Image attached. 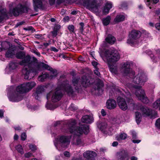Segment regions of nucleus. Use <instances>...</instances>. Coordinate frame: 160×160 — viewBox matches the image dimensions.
I'll return each instance as SVG.
<instances>
[{"label":"nucleus","mask_w":160,"mask_h":160,"mask_svg":"<svg viewBox=\"0 0 160 160\" xmlns=\"http://www.w3.org/2000/svg\"><path fill=\"white\" fill-rule=\"evenodd\" d=\"M92 65L94 67L95 69L98 68L97 65H98V63L95 61L92 62Z\"/></svg>","instance_id":"nucleus-55"},{"label":"nucleus","mask_w":160,"mask_h":160,"mask_svg":"<svg viewBox=\"0 0 160 160\" xmlns=\"http://www.w3.org/2000/svg\"><path fill=\"white\" fill-rule=\"evenodd\" d=\"M29 147L32 151H34L36 149V147L35 145L30 144L29 145Z\"/></svg>","instance_id":"nucleus-52"},{"label":"nucleus","mask_w":160,"mask_h":160,"mask_svg":"<svg viewBox=\"0 0 160 160\" xmlns=\"http://www.w3.org/2000/svg\"><path fill=\"white\" fill-rule=\"evenodd\" d=\"M142 115L144 117H147L152 115V111L147 107L142 106L140 108Z\"/></svg>","instance_id":"nucleus-16"},{"label":"nucleus","mask_w":160,"mask_h":160,"mask_svg":"<svg viewBox=\"0 0 160 160\" xmlns=\"http://www.w3.org/2000/svg\"><path fill=\"white\" fill-rule=\"evenodd\" d=\"M126 100L130 107H132L133 108H135V104L132 98L131 95L129 92H128L126 93L124 98L118 97L117 98L118 105L121 109L125 111L128 109V106L126 101Z\"/></svg>","instance_id":"nucleus-6"},{"label":"nucleus","mask_w":160,"mask_h":160,"mask_svg":"<svg viewBox=\"0 0 160 160\" xmlns=\"http://www.w3.org/2000/svg\"><path fill=\"white\" fill-rule=\"evenodd\" d=\"M33 6L35 12H38L39 9L43 10L44 8L41 0H33Z\"/></svg>","instance_id":"nucleus-15"},{"label":"nucleus","mask_w":160,"mask_h":160,"mask_svg":"<svg viewBox=\"0 0 160 160\" xmlns=\"http://www.w3.org/2000/svg\"><path fill=\"white\" fill-rule=\"evenodd\" d=\"M25 23V22L24 21H22L20 22H18L17 23V24L15 25V28H17L18 27V26L22 25Z\"/></svg>","instance_id":"nucleus-48"},{"label":"nucleus","mask_w":160,"mask_h":160,"mask_svg":"<svg viewBox=\"0 0 160 160\" xmlns=\"http://www.w3.org/2000/svg\"><path fill=\"white\" fill-rule=\"evenodd\" d=\"M76 122L74 119H71L69 120L67 124V126L70 132L73 133L74 135L73 137L74 143L77 145H79L81 144L82 141L80 138L76 136H80L83 133L87 134L89 130L88 126L86 124L81 125L80 126L76 128Z\"/></svg>","instance_id":"nucleus-3"},{"label":"nucleus","mask_w":160,"mask_h":160,"mask_svg":"<svg viewBox=\"0 0 160 160\" xmlns=\"http://www.w3.org/2000/svg\"><path fill=\"white\" fill-rule=\"evenodd\" d=\"M49 77L48 74L44 73H42V74L38 77V79L39 81L41 82H43L44 81L45 79Z\"/></svg>","instance_id":"nucleus-32"},{"label":"nucleus","mask_w":160,"mask_h":160,"mask_svg":"<svg viewBox=\"0 0 160 160\" xmlns=\"http://www.w3.org/2000/svg\"><path fill=\"white\" fill-rule=\"evenodd\" d=\"M46 88L43 86H38L37 87L35 93L34 94L35 98L38 99L40 94L43 92Z\"/></svg>","instance_id":"nucleus-19"},{"label":"nucleus","mask_w":160,"mask_h":160,"mask_svg":"<svg viewBox=\"0 0 160 160\" xmlns=\"http://www.w3.org/2000/svg\"><path fill=\"white\" fill-rule=\"evenodd\" d=\"M155 14L157 16H158L160 15V9H158V10L155 11Z\"/></svg>","instance_id":"nucleus-60"},{"label":"nucleus","mask_w":160,"mask_h":160,"mask_svg":"<svg viewBox=\"0 0 160 160\" xmlns=\"http://www.w3.org/2000/svg\"><path fill=\"white\" fill-rule=\"evenodd\" d=\"M65 91L69 95L72 94L73 92V89L69 84L66 83L59 86H58L56 88L55 92L52 93L50 92L47 94L46 96L47 99L48 100L50 99V97L52 95L51 100L52 102H56L59 101L63 95V92Z\"/></svg>","instance_id":"nucleus-5"},{"label":"nucleus","mask_w":160,"mask_h":160,"mask_svg":"<svg viewBox=\"0 0 160 160\" xmlns=\"http://www.w3.org/2000/svg\"><path fill=\"white\" fill-rule=\"evenodd\" d=\"M127 135L124 133H121L118 137V138L117 139L118 141H120L122 139H125L127 137Z\"/></svg>","instance_id":"nucleus-40"},{"label":"nucleus","mask_w":160,"mask_h":160,"mask_svg":"<svg viewBox=\"0 0 160 160\" xmlns=\"http://www.w3.org/2000/svg\"><path fill=\"white\" fill-rule=\"evenodd\" d=\"M89 78V77L85 76H83L82 77L81 84L83 87H86L90 84Z\"/></svg>","instance_id":"nucleus-23"},{"label":"nucleus","mask_w":160,"mask_h":160,"mask_svg":"<svg viewBox=\"0 0 160 160\" xmlns=\"http://www.w3.org/2000/svg\"><path fill=\"white\" fill-rule=\"evenodd\" d=\"M17 47L9 42H0V50H16Z\"/></svg>","instance_id":"nucleus-13"},{"label":"nucleus","mask_w":160,"mask_h":160,"mask_svg":"<svg viewBox=\"0 0 160 160\" xmlns=\"http://www.w3.org/2000/svg\"><path fill=\"white\" fill-rule=\"evenodd\" d=\"M0 15L2 18H3V20L5 18H8V13L6 12L3 11V9L0 8Z\"/></svg>","instance_id":"nucleus-36"},{"label":"nucleus","mask_w":160,"mask_h":160,"mask_svg":"<svg viewBox=\"0 0 160 160\" xmlns=\"http://www.w3.org/2000/svg\"><path fill=\"white\" fill-rule=\"evenodd\" d=\"M112 7V4L111 3H106L104 6L102 12L105 15L108 14L110 10V9Z\"/></svg>","instance_id":"nucleus-25"},{"label":"nucleus","mask_w":160,"mask_h":160,"mask_svg":"<svg viewBox=\"0 0 160 160\" xmlns=\"http://www.w3.org/2000/svg\"><path fill=\"white\" fill-rule=\"evenodd\" d=\"M104 86L103 82L99 79L96 84V87L95 88V90L99 92L98 94H101L103 91V87Z\"/></svg>","instance_id":"nucleus-17"},{"label":"nucleus","mask_w":160,"mask_h":160,"mask_svg":"<svg viewBox=\"0 0 160 160\" xmlns=\"http://www.w3.org/2000/svg\"><path fill=\"white\" fill-rule=\"evenodd\" d=\"M132 87L136 89L135 94L138 99L144 103H148L149 100L145 97L144 91L141 89V87L139 85H134Z\"/></svg>","instance_id":"nucleus-11"},{"label":"nucleus","mask_w":160,"mask_h":160,"mask_svg":"<svg viewBox=\"0 0 160 160\" xmlns=\"http://www.w3.org/2000/svg\"><path fill=\"white\" fill-rule=\"evenodd\" d=\"M23 29L27 31H31V32L33 33L35 31V29L32 26H29L27 28H24Z\"/></svg>","instance_id":"nucleus-42"},{"label":"nucleus","mask_w":160,"mask_h":160,"mask_svg":"<svg viewBox=\"0 0 160 160\" xmlns=\"http://www.w3.org/2000/svg\"><path fill=\"white\" fill-rule=\"evenodd\" d=\"M111 19V18L109 16H108L106 18H103L102 20L103 25L105 26L108 25L110 22Z\"/></svg>","instance_id":"nucleus-30"},{"label":"nucleus","mask_w":160,"mask_h":160,"mask_svg":"<svg viewBox=\"0 0 160 160\" xmlns=\"http://www.w3.org/2000/svg\"><path fill=\"white\" fill-rule=\"evenodd\" d=\"M64 155L67 157H70V154L69 152L68 151H65L63 153Z\"/></svg>","instance_id":"nucleus-61"},{"label":"nucleus","mask_w":160,"mask_h":160,"mask_svg":"<svg viewBox=\"0 0 160 160\" xmlns=\"http://www.w3.org/2000/svg\"><path fill=\"white\" fill-rule=\"evenodd\" d=\"M46 107L48 109L50 110H53L56 108V107H54V105L49 104H47L46 105Z\"/></svg>","instance_id":"nucleus-44"},{"label":"nucleus","mask_w":160,"mask_h":160,"mask_svg":"<svg viewBox=\"0 0 160 160\" xmlns=\"http://www.w3.org/2000/svg\"><path fill=\"white\" fill-rule=\"evenodd\" d=\"M136 120L138 124L140 123L141 120V115L140 113L138 112H135Z\"/></svg>","instance_id":"nucleus-34"},{"label":"nucleus","mask_w":160,"mask_h":160,"mask_svg":"<svg viewBox=\"0 0 160 160\" xmlns=\"http://www.w3.org/2000/svg\"><path fill=\"white\" fill-rule=\"evenodd\" d=\"M159 2V0H147L145 1V3L147 7H149L150 9L152 8V6L157 4Z\"/></svg>","instance_id":"nucleus-26"},{"label":"nucleus","mask_w":160,"mask_h":160,"mask_svg":"<svg viewBox=\"0 0 160 160\" xmlns=\"http://www.w3.org/2000/svg\"><path fill=\"white\" fill-rule=\"evenodd\" d=\"M81 120L82 122L90 123L92 122L93 118L92 115H87L82 117Z\"/></svg>","instance_id":"nucleus-22"},{"label":"nucleus","mask_w":160,"mask_h":160,"mask_svg":"<svg viewBox=\"0 0 160 160\" xmlns=\"http://www.w3.org/2000/svg\"><path fill=\"white\" fill-rule=\"evenodd\" d=\"M43 35L42 34H36L34 35V37L37 39H40L42 38Z\"/></svg>","instance_id":"nucleus-53"},{"label":"nucleus","mask_w":160,"mask_h":160,"mask_svg":"<svg viewBox=\"0 0 160 160\" xmlns=\"http://www.w3.org/2000/svg\"><path fill=\"white\" fill-rule=\"evenodd\" d=\"M48 66L47 67V68H42L41 69H40L39 70H38V72H37L35 74V75L38 73V72L40 71H41L43 69H49V70L50 71V73H51V75L49 76V78H52L54 77H55L57 76V75L58 74V72L57 71V70L55 69H53L52 68H50L49 67V66L46 64Z\"/></svg>","instance_id":"nucleus-20"},{"label":"nucleus","mask_w":160,"mask_h":160,"mask_svg":"<svg viewBox=\"0 0 160 160\" xmlns=\"http://www.w3.org/2000/svg\"><path fill=\"white\" fill-rule=\"evenodd\" d=\"M69 108L72 111H75L77 109V107L73 104H72L71 105Z\"/></svg>","instance_id":"nucleus-51"},{"label":"nucleus","mask_w":160,"mask_h":160,"mask_svg":"<svg viewBox=\"0 0 160 160\" xmlns=\"http://www.w3.org/2000/svg\"><path fill=\"white\" fill-rule=\"evenodd\" d=\"M57 32H58L53 30V31H52L51 33L52 34V35L53 37H55L57 35Z\"/></svg>","instance_id":"nucleus-59"},{"label":"nucleus","mask_w":160,"mask_h":160,"mask_svg":"<svg viewBox=\"0 0 160 160\" xmlns=\"http://www.w3.org/2000/svg\"><path fill=\"white\" fill-rule=\"evenodd\" d=\"M79 25L80 26V27H79L80 31L81 32H82L84 30V23L83 22H81L79 23Z\"/></svg>","instance_id":"nucleus-46"},{"label":"nucleus","mask_w":160,"mask_h":160,"mask_svg":"<svg viewBox=\"0 0 160 160\" xmlns=\"http://www.w3.org/2000/svg\"><path fill=\"white\" fill-rule=\"evenodd\" d=\"M79 78L74 77L72 80V83L75 86V88L76 90H78L81 86L79 82Z\"/></svg>","instance_id":"nucleus-24"},{"label":"nucleus","mask_w":160,"mask_h":160,"mask_svg":"<svg viewBox=\"0 0 160 160\" xmlns=\"http://www.w3.org/2000/svg\"><path fill=\"white\" fill-rule=\"evenodd\" d=\"M108 63L110 71L112 73H116L117 72V68L116 67L114 66H115L114 64H115V63Z\"/></svg>","instance_id":"nucleus-28"},{"label":"nucleus","mask_w":160,"mask_h":160,"mask_svg":"<svg viewBox=\"0 0 160 160\" xmlns=\"http://www.w3.org/2000/svg\"><path fill=\"white\" fill-rule=\"evenodd\" d=\"M71 138V136H61L58 138L57 139L56 141L55 142V145L58 149V146L59 145L61 146L63 148H67L68 145L70 144Z\"/></svg>","instance_id":"nucleus-10"},{"label":"nucleus","mask_w":160,"mask_h":160,"mask_svg":"<svg viewBox=\"0 0 160 160\" xmlns=\"http://www.w3.org/2000/svg\"><path fill=\"white\" fill-rule=\"evenodd\" d=\"M56 0H49V4L51 5H53L55 2Z\"/></svg>","instance_id":"nucleus-62"},{"label":"nucleus","mask_w":160,"mask_h":160,"mask_svg":"<svg viewBox=\"0 0 160 160\" xmlns=\"http://www.w3.org/2000/svg\"><path fill=\"white\" fill-rule=\"evenodd\" d=\"M27 137L26 133L25 132L22 133L21 136V139L22 141H24L26 140Z\"/></svg>","instance_id":"nucleus-49"},{"label":"nucleus","mask_w":160,"mask_h":160,"mask_svg":"<svg viewBox=\"0 0 160 160\" xmlns=\"http://www.w3.org/2000/svg\"><path fill=\"white\" fill-rule=\"evenodd\" d=\"M112 35L109 34L108 35L107 37L105 39V41L110 45H112Z\"/></svg>","instance_id":"nucleus-35"},{"label":"nucleus","mask_w":160,"mask_h":160,"mask_svg":"<svg viewBox=\"0 0 160 160\" xmlns=\"http://www.w3.org/2000/svg\"><path fill=\"white\" fill-rule=\"evenodd\" d=\"M96 155V154L95 152L91 151H88L83 153V156L86 158L87 160H95L94 157ZM72 160H82V158L81 157H74Z\"/></svg>","instance_id":"nucleus-12"},{"label":"nucleus","mask_w":160,"mask_h":160,"mask_svg":"<svg viewBox=\"0 0 160 160\" xmlns=\"http://www.w3.org/2000/svg\"><path fill=\"white\" fill-rule=\"evenodd\" d=\"M60 28V25H57L56 26H55L53 30H54L58 32V31Z\"/></svg>","instance_id":"nucleus-54"},{"label":"nucleus","mask_w":160,"mask_h":160,"mask_svg":"<svg viewBox=\"0 0 160 160\" xmlns=\"http://www.w3.org/2000/svg\"><path fill=\"white\" fill-rule=\"evenodd\" d=\"M155 125L158 128H160V118L158 119L156 122Z\"/></svg>","instance_id":"nucleus-50"},{"label":"nucleus","mask_w":160,"mask_h":160,"mask_svg":"<svg viewBox=\"0 0 160 160\" xmlns=\"http://www.w3.org/2000/svg\"><path fill=\"white\" fill-rule=\"evenodd\" d=\"M155 26L156 29L160 32V20L158 22L156 23Z\"/></svg>","instance_id":"nucleus-47"},{"label":"nucleus","mask_w":160,"mask_h":160,"mask_svg":"<svg viewBox=\"0 0 160 160\" xmlns=\"http://www.w3.org/2000/svg\"><path fill=\"white\" fill-rule=\"evenodd\" d=\"M36 85L34 82H31L22 84L18 86L16 90L11 95H8L9 100L12 102H18L22 99V94L28 92Z\"/></svg>","instance_id":"nucleus-4"},{"label":"nucleus","mask_w":160,"mask_h":160,"mask_svg":"<svg viewBox=\"0 0 160 160\" xmlns=\"http://www.w3.org/2000/svg\"><path fill=\"white\" fill-rule=\"evenodd\" d=\"M15 56L17 58L24 59L19 62V64L24 66L22 72L24 75V79L30 80L33 78L35 74L38 70L42 68H47L48 66L43 62H38L36 58L31 57L29 55L25 57L24 52L21 51H17Z\"/></svg>","instance_id":"nucleus-1"},{"label":"nucleus","mask_w":160,"mask_h":160,"mask_svg":"<svg viewBox=\"0 0 160 160\" xmlns=\"http://www.w3.org/2000/svg\"><path fill=\"white\" fill-rule=\"evenodd\" d=\"M128 4L125 2H121L120 5L119 6V8L126 9L127 8Z\"/></svg>","instance_id":"nucleus-38"},{"label":"nucleus","mask_w":160,"mask_h":160,"mask_svg":"<svg viewBox=\"0 0 160 160\" xmlns=\"http://www.w3.org/2000/svg\"><path fill=\"white\" fill-rule=\"evenodd\" d=\"M16 51H7L6 52L5 56L7 58H12L15 56Z\"/></svg>","instance_id":"nucleus-29"},{"label":"nucleus","mask_w":160,"mask_h":160,"mask_svg":"<svg viewBox=\"0 0 160 160\" xmlns=\"http://www.w3.org/2000/svg\"><path fill=\"white\" fill-rule=\"evenodd\" d=\"M116 101L112 99L108 100L106 102V106L108 108L112 109L115 108L116 106Z\"/></svg>","instance_id":"nucleus-21"},{"label":"nucleus","mask_w":160,"mask_h":160,"mask_svg":"<svg viewBox=\"0 0 160 160\" xmlns=\"http://www.w3.org/2000/svg\"><path fill=\"white\" fill-rule=\"evenodd\" d=\"M31 155H32V154L30 152H28V153H26L24 155L25 157L26 158H27L30 157L31 156Z\"/></svg>","instance_id":"nucleus-58"},{"label":"nucleus","mask_w":160,"mask_h":160,"mask_svg":"<svg viewBox=\"0 0 160 160\" xmlns=\"http://www.w3.org/2000/svg\"><path fill=\"white\" fill-rule=\"evenodd\" d=\"M153 107L156 109H160V98L157 100L153 104Z\"/></svg>","instance_id":"nucleus-33"},{"label":"nucleus","mask_w":160,"mask_h":160,"mask_svg":"<svg viewBox=\"0 0 160 160\" xmlns=\"http://www.w3.org/2000/svg\"><path fill=\"white\" fill-rule=\"evenodd\" d=\"M98 0H91L88 9L98 10L100 6V4L98 3Z\"/></svg>","instance_id":"nucleus-18"},{"label":"nucleus","mask_w":160,"mask_h":160,"mask_svg":"<svg viewBox=\"0 0 160 160\" xmlns=\"http://www.w3.org/2000/svg\"><path fill=\"white\" fill-rule=\"evenodd\" d=\"M132 135L133 138V139H135L137 137V134L135 132H132Z\"/></svg>","instance_id":"nucleus-63"},{"label":"nucleus","mask_w":160,"mask_h":160,"mask_svg":"<svg viewBox=\"0 0 160 160\" xmlns=\"http://www.w3.org/2000/svg\"><path fill=\"white\" fill-rule=\"evenodd\" d=\"M94 73L98 76H99L100 75V73L98 71V68L94 70Z\"/></svg>","instance_id":"nucleus-56"},{"label":"nucleus","mask_w":160,"mask_h":160,"mask_svg":"<svg viewBox=\"0 0 160 160\" xmlns=\"http://www.w3.org/2000/svg\"><path fill=\"white\" fill-rule=\"evenodd\" d=\"M29 9V8L26 5L19 4L12 9H10L8 14L10 17L13 15L17 17L23 13H28Z\"/></svg>","instance_id":"nucleus-8"},{"label":"nucleus","mask_w":160,"mask_h":160,"mask_svg":"<svg viewBox=\"0 0 160 160\" xmlns=\"http://www.w3.org/2000/svg\"><path fill=\"white\" fill-rule=\"evenodd\" d=\"M68 28L69 31L71 32H74V27L73 25H68Z\"/></svg>","instance_id":"nucleus-43"},{"label":"nucleus","mask_w":160,"mask_h":160,"mask_svg":"<svg viewBox=\"0 0 160 160\" xmlns=\"http://www.w3.org/2000/svg\"><path fill=\"white\" fill-rule=\"evenodd\" d=\"M141 32L139 30H132L129 32L127 43L131 46H134L137 43L138 39L141 37Z\"/></svg>","instance_id":"nucleus-9"},{"label":"nucleus","mask_w":160,"mask_h":160,"mask_svg":"<svg viewBox=\"0 0 160 160\" xmlns=\"http://www.w3.org/2000/svg\"><path fill=\"white\" fill-rule=\"evenodd\" d=\"M99 53L102 58H106L108 63H116L120 56L118 51H100Z\"/></svg>","instance_id":"nucleus-7"},{"label":"nucleus","mask_w":160,"mask_h":160,"mask_svg":"<svg viewBox=\"0 0 160 160\" xmlns=\"http://www.w3.org/2000/svg\"><path fill=\"white\" fill-rule=\"evenodd\" d=\"M117 156L119 160H129V155L126 150H122L117 153Z\"/></svg>","instance_id":"nucleus-14"},{"label":"nucleus","mask_w":160,"mask_h":160,"mask_svg":"<svg viewBox=\"0 0 160 160\" xmlns=\"http://www.w3.org/2000/svg\"><path fill=\"white\" fill-rule=\"evenodd\" d=\"M65 0H57L56 1L57 4L58 5H60L62 3L65 2Z\"/></svg>","instance_id":"nucleus-57"},{"label":"nucleus","mask_w":160,"mask_h":160,"mask_svg":"<svg viewBox=\"0 0 160 160\" xmlns=\"http://www.w3.org/2000/svg\"><path fill=\"white\" fill-rule=\"evenodd\" d=\"M119 120L118 119L115 118H113L112 119V123L113 124H118L119 123Z\"/></svg>","instance_id":"nucleus-45"},{"label":"nucleus","mask_w":160,"mask_h":160,"mask_svg":"<svg viewBox=\"0 0 160 160\" xmlns=\"http://www.w3.org/2000/svg\"><path fill=\"white\" fill-rule=\"evenodd\" d=\"M18 64L15 62H11L9 64V69L10 71L15 69L18 67Z\"/></svg>","instance_id":"nucleus-31"},{"label":"nucleus","mask_w":160,"mask_h":160,"mask_svg":"<svg viewBox=\"0 0 160 160\" xmlns=\"http://www.w3.org/2000/svg\"><path fill=\"white\" fill-rule=\"evenodd\" d=\"M131 62L127 61L122 63L120 71L124 76H127V78L131 80L134 83L140 85H143L147 81V78L145 74L143 72H140L134 76V71L130 68Z\"/></svg>","instance_id":"nucleus-2"},{"label":"nucleus","mask_w":160,"mask_h":160,"mask_svg":"<svg viewBox=\"0 0 160 160\" xmlns=\"http://www.w3.org/2000/svg\"><path fill=\"white\" fill-rule=\"evenodd\" d=\"M16 149L21 154H23L24 152L22 148V146L21 145L19 144L16 147Z\"/></svg>","instance_id":"nucleus-41"},{"label":"nucleus","mask_w":160,"mask_h":160,"mask_svg":"<svg viewBox=\"0 0 160 160\" xmlns=\"http://www.w3.org/2000/svg\"><path fill=\"white\" fill-rule=\"evenodd\" d=\"M98 127L102 131L105 130L107 128V124L106 123H102L98 125Z\"/></svg>","instance_id":"nucleus-37"},{"label":"nucleus","mask_w":160,"mask_h":160,"mask_svg":"<svg viewBox=\"0 0 160 160\" xmlns=\"http://www.w3.org/2000/svg\"><path fill=\"white\" fill-rule=\"evenodd\" d=\"M125 19V16L123 15L120 14L116 16V17L114 19V21L118 23L124 21Z\"/></svg>","instance_id":"nucleus-27"},{"label":"nucleus","mask_w":160,"mask_h":160,"mask_svg":"<svg viewBox=\"0 0 160 160\" xmlns=\"http://www.w3.org/2000/svg\"><path fill=\"white\" fill-rule=\"evenodd\" d=\"M91 0H82L83 5L88 9Z\"/></svg>","instance_id":"nucleus-39"},{"label":"nucleus","mask_w":160,"mask_h":160,"mask_svg":"<svg viewBox=\"0 0 160 160\" xmlns=\"http://www.w3.org/2000/svg\"><path fill=\"white\" fill-rule=\"evenodd\" d=\"M130 160H138V158L136 157L132 156L130 158Z\"/></svg>","instance_id":"nucleus-64"}]
</instances>
